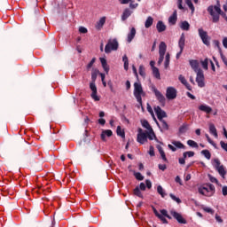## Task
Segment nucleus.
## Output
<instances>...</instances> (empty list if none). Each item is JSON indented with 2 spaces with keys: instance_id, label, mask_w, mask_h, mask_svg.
I'll list each match as a JSON object with an SVG mask.
<instances>
[{
  "instance_id": "nucleus-1",
  "label": "nucleus",
  "mask_w": 227,
  "mask_h": 227,
  "mask_svg": "<svg viewBox=\"0 0 227 227\" xmlns=\"http://www.w3.org/2000/svg\"><path fill=\"white\" fill-rule=\"evenodd\" d=\"M207 12L209 15H211L214 23H217V21L219 20V15L224 14V12H223V11L221 10V7L217 5H209L207 7Z\"/></svg>"
},
{
  "instance_id": "nucleus-2",
  "label": "nucleus",
  "mask_w": 227,
  "mask_h": 227,
  "mask_svg": "<svg viewBox=\"0 0 227 227\" xmlns=\"http://www.w3.org/2000/svg\"><path fill=\"white\" fill-rule=\"evenodd\" d=\"M153 211L154 215H156L158 217V219H160V221H161V223H163V224H168V222L167 219H172L171 215H169V214H168V210L167 209H161L160 210V214L159 211H157V208H155V207L151 206ZM167 217V219H166Z\"/></svg>"
},
{
  "instance_id": "nucleus-3",
  "label": "nucleus",
  "mask_w": 227,
  "mask_h": 227,
  "mask_svg": "<svg viewBox=\"0 0 227 227\" xmlns=\"http://www.w3.org/2000/svg\"><path fill=\"white\" fill-rule=\"evenodd\" d=\"M134 97L137 99V102L140 106H143V98L145 97V91L143 90V86L139 82H135L134 83Z\"/></svg>"
},
{
  "instance_id": "nucleus-4",
  "label": "nucleus",
  "mask_w": 227,
  "mask_h": 227,
  "mask_svg": "<svg viewBox=\"0 0 227 227\" xmlns=\"http://www.w3.org/2000/svg\"><path fill=\"white\" fill-rule=\"evenodd\" d=\"M215 191V186L214 184H209L206 186H202L199 188L200 194H202V196H207V198H210V196H213L214 192Z\"/></svg>"
},
{
  "instance_id": "nucleus-5",
  "label": "nucleus",
  "mask_w": 227,
  "mask_h": 227,
  "mask_svg": "<svg viewBox=\"0 0 227 227\" xmlns=\"http://www.w3.org/2000/svg\"><path fill=\"white\" fill-rule=\"evenodd\" d=\"M119 43L116 39H109L105 46L106 54H111L112 51H118Z\"/></svg>"
},
{
  "instance_id": "nucleus-6",
  "label": "nucleus",
  "mask_w": 227,
  "mask_h": 227,
  "mask_svg": "<svg viewBox=\"0 0 227 227\" xmlns=\"http://www.w3.org/2000/svg\"><path fill=\"white\" fill-rule=\"evenodd\" d=\"M150 90L154 93L157 100L161 104L162 106H166V97L162 94V92H160L159 90H157V87H155L154 84H151L149 86Z\"/></svg>"
},
{
  "instance_id": "nucleus-7",
  "label": "nucleus",
  "mask_w": 227,
  "mask_h": 227,
  "mask_svg": "<svg viewBox=\"0 0 227 227\" xmlns=\"http://www.w3.org/2000/svg\"><path fill=\"white\" fill-rule=\"evenodd\" d=\"M199 35L200 39L202 40V43L204 45H207V47H209L210 45V36H208V34L207 31L203 30V28H199Z\"/></svg>"
},
{
  "instance_id": "nucleus-8",
  "label": "nucleus",
  "mask_w": 227,
  "mask_h": 227,
  "mask_svg": "<svg viewBox=\"0 0 227 227\" xmlns=\"http://www.w3.org/2000/svg\"><path fill=\"white\" fill-rule=\"evenodd\" d=\"M137 143H140V145H145L148 141V132H143V129H138V134L137 137Z\"/></svg>"
},
{
  "instance_id": "nucleus-9",
  "label": "nucleus",
  "mask_w": 227,
  "mask_h": 227,
  "mask_svg": "<svg viewBox=\"0 0 227 227\" xmlns=\"http://www.w3.org/2000/svg\"><path fill=\"white\" fill-rule=\"evenodd\" d=\"M196 74V82L199 88H205V74L203 73V70H200Z\"/></svg>"
},
{
  "instance_id": "nucleus-10",
  "label": "nucleus",
  "mask_w": 227,
  "mask_h": 227,
  "mask_svg": "<svg viewBox=\"0 0 227 227\" xmlns=\"http://www.w3.org/2000/svg\"><path fill=\"white\" fill-rule=\"evenodd\" d=\"M178 47L180 49L179 52L176 53V59H179L182 56V52H184V49L185 47V35L182 34L180 39L178 41Z\"/></svg>"
},
{
  "instance_id": "nucleus-11",
  "label": "nucleus",
  "mask_w": 227,
  "mask_h": 227,
  "mask_svg": "<svg viewBox=\"0 0 227 227\" xmlns=\"http://www.w3.org/2000/svg\"><path fill=\"white\" fill-rule=\"evenodd\" d=\"M215 168L216 171H218L220 176L224 178V176H226V170L224 169V166L221 165V161L219 160V159H215Z\"/></svg>"
},
{
  "instance_id": "nucleus-12",
  "label": "nucleus",
  "mask_w": 227,
  "mask_h": 227,
  "mask_svg": "<svg viewBox=\"0 0 227 227\" xmlns=\"http://www.w3.org/2000/svg\"><path fill=\"white\" fill-rule=\"evenodd\" d=\"M166 98L168 100H175V98H176V89H175V87H168L166 90Z\"/></svg>"
},
{
  "instance_id": "nucleus-13",
  "label": "nucleus",
  "mask_w": 227,
  "mask_h": 227,
  "mask_svg": "<svg viewBox=\"0 0 227 227\" xmlns=\"http://www.w3.org/2000/svg\"><path fill=\"white\" fill-rule=\"evenodd\" d=\"M171 215L179 223V224H187V220L176 211H170Z\"/></svg>"
},
{
  "instance_id": "nucleus-14",
  "label": "nucleus",
  "mask_w": 227,
  "mask_h": 227,
  "mask_svg": "<svg viewBox=\"0 0 227 227\" xmlns=\"http://www.w3.org/2000/svg\"><path fill=\"white\" fill-rule=\"evenodd\" d=\"M154 113L156 114L159 121L164 120V118H168V114L162 108H160V106L154 107Z\"/></svg>"
},
{
  "instance_id": "nucleus-15",
  "label": "nucleus",
  "mask_w": 227,
  "mask_h": 227,
  "mask_svg": "<svg viewBox=\"0 0 227 227\" xmlns=\"http://www.w3.org/2000/svg\"><path fill=\"white\" fill-rule=\"evenodd\" d=\"M90 88L92 91V93L90 94L91 98H93V100H95V102H98L100 100V98H98V96L97 95V93H98L97 85L95 84L94 82H91L90 83Z\"/></svg>"
},
{
  "instance_id": "nucleus-16",
  "label": "nucleus",
  "mask_w": 227,
  "mask_h": 227,
  "mask_svg": "<svg viewBox=\"0 0 227 227\" xmlns=\"http://www.w3.org/2000/svg\"><path fill=\"white\" fill-rule=\"evenodd\" d=\"M190 67L196 73H198L200 70H203L202 68H200V61L196 59H191L189 60Z\"/></svg>"
},
{
  "instance_id": "nucleus-17",
  "label": "nucleus",
  "mask_w": 227,
  "mask_h": 227,
  "mask_svg": "<svg viewBox=\"0 0 227 227\" xmlns=\"http://www.w3.org/2000/svg\"><path fill=\"white\" fill-rule=\"evenodd\" d=\"M134 38H136V27H131L127 36L128 43H130L134 40Z\"/></svg>"
},
{
  "instance_id": "nucleus-18",
  "label": "nucleus",
  "mask_w": 227,
  "mask_h": 227,
  "mask_svg": "<svg viewBox=\"0 0 227 227\" xmlns=\"http://www.w3.org/2000/svg\"><path fill=\"white\" fill-rule=\"evenodd\" d=\"M178 79H179L180 82L183 83L184 86H185L186 90H189V91H191L192 90L191 88V84H189V82H187V80L185 79V76L180 74L178 76Z\"/></svg>"
},
{
  "instance_id": "nucleus-19",
  "label": "nucleus",
  "mask_w": 227,
  "mask_h": 227,
  "mask_svg": "<svg viewBox=\"0 0 227 227\" xmlns=\"http://www.w3.org/2000/svg\"><path fill=\"white\" fill-rule=\"evenodd\" d=\"M168 49V45H166V43L161 42L159 45V54L166 56V51Z\"/></svg>"
},
{
  "instance_id": "nucleus-20",
  "label": "nucleus",
  "mask_w": 227,
  "mask_h": 227,
  "mask_svg": "<svg viewBox=\"0 0 227 227\" xmlns=\"http://www.w3.org/2000/svg\"><path fill=\"white\" fill-rule=\"evenodd\" d=\"M160 126L159 125V123H157V125L160 127L161 132L166 131V130H169V125L168 124V122L164 119L160 121Z\"/></svg>"
},
{
  "instance_id": "nucleus-21",
  "label": "nucleus",
  "mask_w": 227,
  "mask_h": 227,
  "mask_svg": "<svg viewBox=\"0 0 227 227\" xmlns=\"http://www.w3.org/2000/svg\"><path fill=\"white\" fill-rule=\"evenodd\" d=\"M156 28L158 33H164V31L166 30V25L164 24V22H162V20H159L156 24Z\"/></svg>"
},
{
  "instance_id": "nucleus-22",
  "label": "nucleus",
  "mask_w": 227,
  "mask_h": 227,
  "mask_svg": "<svg viewBox=\"0 0 227 227\" xmlns=\"http://www.w3.org/2000/svg\"><path fill=\"white\" fill-rule=\"evenodd\" d=\"M132 15V11H130V9L126 8L121 15V20L125 21L127 20V19H129V17H130Z\"/></svg>"
},
{
  "instance_id": "nucleus-23",
  "label": "nucleus",
  "mask_w": 227,
  "mask_h": 227,
  "mask_svg": "<svg viewBox=\"0 0 227 227\" xmlns=\"http://www.w3.org/2000/svg\"><path fill=\"white\" fill-rule=\"evenodd\" d=\"M177 19H178L177 12L176 11H174L173 14L168 18L169 24H171L172 26H175V24H176Z\"/></svg>"
},
{
  "instance_id": "nucleus-24",
  "label": "nucleus",
  "mask_w": 227,
  "mask_h": 227,
  "mask_svg": "<svg viewBox=\"0 0 227 227\" xmlns=\"http://www.w3.org/2000/svg\"><path fill=\"white\" fill-rule=\"evenodd\" d=\"M200 111H202L203 113H207V114H210L212 113V107L207 106V105H200L199 106Z\"/></svg>"
},
{
  "instance_id": "nucleus-25",
  "label": "nucleus",
  "mask_w": 227,
  "mask_h": 227,
  "mask_svg": "<svg viewBox=\"0 0 227 227\" xmlns=\"http://www.w3.org/2000/svg\"><path fill=\"white\" fill-rule=\"evenodd\" d=\"M100 62L106 74H109V65H107V59L100 58Z\"/></svg>"
},
{
  "instance_id": "nucleus-26",
  "label": "nucleus",
  "mask_w": 227,
  "mask_h": 227,
  "mask_svg": "<svg viewBox=\"0 0 227 227\" xmlns=\"http://www.w3.org/2000/svg\"><path fill=\"white\" fill-rule=\"evenodd\" d=\"M104 24H106V17H102L96 24V29L100 31L102 27H104Z\"/></svg>"
},
{
  "instance_id": "nucleus-27",
  "label": "nucleus",
  "mask_w": 227,
  "mask_h": 227,
  "mask_svg": "<svg viewBox=\"0 0 227 227\" xmlns=\"http://www.w3.org/2000/svg\"><path fill=\"white\" fill-rule=\"evenodd\" d=\"M106 136H107V137H111V136H113V130L111 129H106L101 133V139L102 141H106Z\"/></svg>"
},
{
  "instance_id": "nucleus-28",
  "label": "nucleus",
  "mask_w": 227,
  "mask_h": 227,
  "mask_svg": "<svg viewBox=\"0 0 227 227\" xmlns=\"http://www.w3.org/2000/svg\"><path fill=\"white\" fill-rule=\"evenodd\" d=\"M153 26V18L152 16L147 17L145 22V27L148 29L149 27H152Z\"/></svg>"
},
{
  "instance_id": "nucleus-29",
  "label": "nucleus",
  "mask_w": 227,
  "mask_h": 227,
  "mask_svg": "<svg viewBox=\"0 0 227 227\" xmlns=\"http://www.w3.org/2000/svg\"><path fill=\"white\" fill-rule=\"evenodd\" d=\"M209 133L212 134L215 137H218L217 135V129H215V125L214 124H209Z\"/></svg>"
},
{
  "instance_id": "nucleus-30",
  "label": "nucleus",
  "mask_w": 227,
  "mask_h": 227,
  "mask_svg": "<svg viewBox=\"0 0 227 227\" xmlns=\"http://www.w3.org/2000/svg\"><path fill=\"white\" fill-rule=\"evenodd\" d=\"M180 27L183 29V31H189V29H191V25L188 21H183L180 25Z\"/></svg>"
},
{
  "instance_id": "nucleus-31",
  "label": "nucleus",
  "mask_w": 227,
  "mask_h": 227,
  "mask_svg": "<svg viewBox=\"0 0 227 227\" xmlns=\"http://www.w3.org/2000/svg\"><path fill=\"white\" fill-rule=\"evenodd\" d=\"M172 145L176 146V148L183 149L184 150L185 145L182 144L180 141H172Z\"/></svg>"
},
{
  "instance_id": "nucleus-32",
  "label": "nucleus",
  "mask_w": 227,
  "mask_h": 227,
  "mask_svg": "<svg viewBox=\"0 0 227 227\" xmlns=\"http://www.w3.org/2000/svg\"><path fill=\"white\" fill-rule=\"evenodd\" d=\"M201 155H204L205 158L207 159V160H210V159L212 158V154L210 153V151L208 150H202L201 151Z\"/></svg>"
},
{
  "instance_id": "nucleus-33",
  "label": "nucleus",
  "mask_w": 227,
  "mask_h": 227,
  "mask_svg": "<svg viewBox=\"0 0 227 227\" xmlns=\"http://www.w3.org/2000/svg\"><path fill=\"white\" fill-rule=\"evenodd\" d=\"M142 126L147 130H149V132H153V129H152V126H150V122H148V121L146 120L143 121Z\"/></svg>"
},
{
  "instance_id": "nucleus-34",
  "label": "nucleus",
  "mask_w": 227,
  "mask_h": 227,
  "mask_svg": "<svg viewBox=\"0 0 227 227\" xmlns=\"http://www.w3.org/2000/svg\"><path fill=\"white\" fill-rule=\"evenodd\" d=\"M157 192L158 194H160L161 198H166L167 193L164 192V188H162L160 185L157 187Z\"/></svg>"
},
{
  "instance_id": "nucleus-35",
  "label": "nucleus",
  "mask_w": 227,
  "mask_h": 227,
  "mask_svg": "<svg viewBox=\"0 0 227 227\" xmlns=\"http://www.w3.org/2000/svg\"><path fill=\"white\" fill-rule=\"evenodd\" d=\"M117 136H120V137H122V139H125V131L121 130V127L118 126L116 129Z\"/></svg>"
},
{
  "instance_id": "nucleus-36",
  "label": "nucleus",
  "mask_w": 227,
  "mask_h": 227,
  "mask_svg": "<svg viewBox=\"0 0 227 227\" xmlns=\"http://www.w3.org/2000/svg\"><path fill=\"white\" fill-rule=\"evenodd\" d=\"M133 194L135 196H137L138 198H143V193L141 192V190L139 189V186H137L134 190H133Z\"/></svg>"
},
{
  "instance_id": "nucleus-37",
  "label": "nucleus",
  "mask_w": 227,
  "mask_h": 227,
  "mask_svg": "<svg viewBox=\"0 0 227 227\" xmlns=\"http://www.w3.org/2000/svg\"><path fill=\"white\" fill-rule=\"evenodd\" d=\"M188 146H191L192 148H200V145H198V143L194 140H188L187 141Z\"/></svg>"
},
{
  "instance_id": "nucleus-38",
  "label": "nucleus",
  "mask_w": 227,
  "mask_h": 227,
  "mask_svg": "<svg viewBox=\"0 0 227 227\" xmlns=\"http://www.w3.org/2000/svg\"><path fill=\"white\" fill-rule=\"evenodd\" d=\"M122 61L124 63V70H129V58L127 57V55H124L122 57Z\"/></svg>"
},
{
  "instance_id": "nucleus-39",
  "label": "nucleus",
  "mask_w": 227,
  "mask_h": 227,
  "mask_svg": "<svg viewBox=\"0 0 227 227\" xmlns=\"http://www.w3.org/2000/svg\"><path fill=\"white\" fill-rule=\"evenodd\" d=\"M171 59V57L169 55V53H167L165 56V63H164V67L165 68H168L169 67V61Z\"/></svg>"
},
{
  "instance_id": "nucleus-40",
  "label": "nucleus",
  "mask_w": 227,
  "mask_h": 227,
  "mask_svg": "<svg viewBox=\"0 0 227 227\" xmlns=\"http://www.w3.org/2000/svg\"><path fill=\"white\" fill-rule=\"evenodd\" d=\"M153 74L156 79H160V73L159 72V68L153 67Z\"/></svg>"
},
{
  "instance_id": "nucleus-41",
  "label": "nucleus",
  "mask_w": 227,
  "mask_h": 227,
  "mask_svg": "<svg viewBox=\"0 0 227 227\" xmlns=\"http://www.w3.org/2000/svg\"><path fill=\"white\" fill-rule=\"evenodd\" d=\"M188 125L187 124H183L179 128V134H185L187 132Z\"/></svg>"
},
{
  "instance_id": "nucleus-42",
  "label": "nucleus",
  "mask_w": 227,
  "mask_h": 227,
  "mask_svg": "<svg viewBox=\"0 0 227 227\" xmlns=\"http://www.w3.org/2000/svg\"><path fill=\"white\" fill-rule=\"evenodd\" d=\"M138 74H139V75H141V77H145L146 76V73L145 72V67L144 66H139Z\"/></svg>"
},
{
  "instance_id": "nucleus-43",
  "label": "nucleus",
  "mask_w": 227,
  "mask_h": 227,
  "mask_svg": "<svg viewBox=\"0 0 227 227\" xmlns=\"http://www.w3.org/2000/svg\"><path fill=\"white\" fill-rule=\"evenodd\" d=\"M147 137L148 139H150V141H153V137L157 139V137L155 136V132H153V131H149V133L147 132Z\"/></svg>"
},
{
  "instance_id": "nucleus-44",
  "label": "nucleus",
  "mask_w": 227,
  "mask_h": 227,
  "mask_svg": "<svg viewBox=\"0 0 227 227\" xmlns=\"http://www.w3.org/2000/svg\"><path fill=\"white\" fill-rule=\"evenodd\" d=\"M169 197L171 198V200H173V201H176V203H178V204L182 203V200H180V198L175 196V194L170 193Z\"/></svg>"
},
{
  "instance_id": "nucleus-45",
  "label": "nucleus",
  "mask_w": 227,
  "mask_h": 227,
  "mask_svg": "<svg viewBox=\"0 0 227 227\" xmlns=\"http://www.w3.org/2000/svg\"><path fill=\"white\" fill-rule=\"evenodd\" d=\"M97 75H98V70L95 69L92 73H91V82H95V81H97Z\"/></svg>"
},
{
  "instance_id": "nucleus-46",
  "label": "nucleus",
  "mask_w": 227,
  "mask_h": 227,
  "mask_svg": "<svg viewBox=\"0 0 227 227\" xmlns=\"http://www.w3.org/2000/svg\"><path fill=\"white\" fill-rule=\"evenodd\" d=\"M134 176L136 177L137 180H139L140 182L145 180V176H143V175H141L140 172H135Z\"/></svg>"
},
{
  "instance_id": "nucleus-47",
  "label": "nucleus",
  "mask_w": 227,
  "mask_h": 227,
  "mask_svg": "<svg viewBox=\"0 0 227 227\" xmlns=\"http://www.w3.org/2000/svg\"><path fill=\"white\" fill-rule=\"evenodd\" d=\"M148 153L150 157H155V148L153 147V145H150Z\"/></svg>"
},
{
  "instance_id": "nucleus-48",
  "label": "nucleus",
  "mask_w": 227,
  "mask_h": 227,
  "mask_svg": "<svg viewBox=\"0 0 227 227\" xmlns=\"http://www.w3.org/2000/svg\"><path fill=\"white\" fill-rule=\"evenodd\" d=\"M201 65L204 70H208V59H205L203 61H201Z\"/></svg>"
},
{
  "instance_id": "nucleus-49",
  "label": "nucleus",
  "mask_w": 227,
  "mask_h": 227,
  "mask_svg": "<svg viewBox=\"0 0 227 227\" xmlns=\"http://www.w3.org/2000/svg\"><path fill=\"white\" fill-rule=\"evenodd\" d=\"M95 61H97V59L96 58H93L90 62L87 65V70H90L93 65H95Z\"/></svg>"
},
{
  "instance_id": "nucleus-50",
  "label": "nucleus",
  "mask_w": 227,
  "mask_h": 227,
  "mask_svg": "<svg viewBox=\"0 0 227 227\" xmlns=\"http://www.w3.org/2000/svg\"><path fill=\"white\" fill-rule=\"evenodd\" d=\"M186 4H187V6H189V8H190V10H192V12H194V4H192V0H186Z\"/></svg>"
},
{
  "instance_id": "nucleus-51",
  "label": "nucleus",
  "mask_w": 227,
  "mask_h": 227,
  "mask_svg": "<svg viewBox=\"0 0 227 227\" xmlns=\"http://www.w3.org/2000/svg\"><path fill=\"white\" fill-rule=\"evenodd\" d=\"M215 47H216L218 49V51L221 52L222 49H221V43H219L218 40H215L213 42Z\"/></svg>"
},
{
  "instance_id": "nucleus-52",
  "label": "nucleus",
  "mask_w": 227,
  "mask_h": 227,
  "mask_svg": "<svg viewBox=\"0 0 227 227\" xmlns=\"http://www.w3.org/2000/svg\"><path fill=\"white\" fill-rule=\"evenodd\" d=\"M205 137H206V138L207 140V143H209V145H212V146H215V143L213 142L212 138H210L208 134H206Z\"/></svg>"
},
{
  "instance_id": "nucleus-53",
  "label": "nucleus",
  "mask_w": 227,
  "mask_h": 227,
  "mask_svg": "<svg viewBox=\"0 0 227 227\" xmlns=\"http://www.w3.org/2000/svg\"><path fill=\"white\" fill-rule=\"evenodd\" d=\"M156 148H157V150H158V152H159V153H160V156L166 154V153H164V149H162V146H160V145H156Z\"/></svg>"
},
{
  "instance_id": "nucleus-54",
  "label": "nucleus",
  "mask_w": 227,
  "mask_h": 227,
  "mask_svg": "<svg viewBox=\"0 0 227 227\" xmlns=\"http://www.w3.org/2000/svg\"><path fill=\"white\" fill-rule=\"evenodd\" d=\"M107 85H108V87H109V89H110V91H111L112 93H116V91L114 90V85H113V82L109 81V82H107Z\"/></svg>"
},
{
  "instance_id": "nucleus-55",
  "label": "nucleus",
  "mask_w": 227,
  "mask_h": 227,
  "mask_svg": "<svg viewBox=\"0 0 227 227\" xmlns=\"http://www.w3.org/2000/svg\"><path fill=\"white\" fill-rule=\"evenodd\" d=\"M137 6H139V4H134V1L131 0V2L129 4V8H131V10H136V8H137Z\"/></svg>"
},
{
  "instance_id": "nucleus-56",
  "label": "nucleus",
  "mask_w": 227,
  "mask_h": 227,
  "mask_svg": "<svg viewBox=\"0 0 227 227\" xmlns=\"http://www.w3.org/2000/svg\"><path fill=\"white\" fill-rule=\"evenodd\" d=\"M204 212H207V214H214V209L205 207H203Z\"/></svg>"
},
{
  "instance_id": "nucleus-57",
  "label": "nucleus",
  "mask_w": 227,
  "mask_h": 227,
  "mask_svg": "<svg viewBox=\"0 0 227 227\" xmlns=\"http://www.w3.org/2000/svg\"><path fill=\"white\" fill-rule=\"evenodd\" d=\"M159 169H160L161 171H166V169H168V167L166 166V164H159L158 165Z\"/></svg>"
},
{
  "instance_id": "nucleus-58",
  "label": "nucleus",
  "mask_w": 227,
  "mask_h": 227,
  "mask_svg": "<svg viewBox=\"0 0 227 227\" xmlns=\"http://www.w3.org/2000/svg\"><path fill=\"white\" fill-rule=\"evenodd\" d=\"M209 180H210V182H212V184H219V181L217 180V178H215L212 176H209Z\"/></svg>"
},
{
  "instance_id": "nucleus-59",
  "label": "nucleus",
  "mask_w": 227,
  "mask_h": 227,
  "mask_svg": "<svg viewBox=\"0 0 227 227\" xmlns=\"http://www.w3.org/2000/svg\"><path fill=\"white\" fill-rule=\"evenodd\" d=\"M79 31H80V33H82L84 35V34L88 33V28H86L84 27H80Z\"/></svg>"
},
{
  "instance_id": "nucleus-60",
  "label": "nucleus",
  "mask_w": 227,
  "mask_h": 227,
  "mask_svg": "<svg viewBox=\"0 0 227 227\" xmlns=\"http://www.w3.org/2000/svg\"><path fill=\"white\" fill-rule=\"evenodd\" d=\"M145 185L147 187V189H152V181L150 180H145Z\"/></svg>"
},
{
  "instance_id": "nucleus-61",
  "label": "nucleus",
  "mask_w": 227,
  "mask_h": 227,
  "mask_svg": "<svg viewBox=\"0 0 227 227\" xmlns=\"http://www.w3.org/2000/svg\"><path fill=\"white\" fill-rule=\"evenodd\" d=\"M162 61H164V55H160L158 65H162Z\"/></svg>"
},
{
  "instance_id": "nucleus-62",
  "label": "nucleus",
  "mask_w": 227,
  "mask_h": 227,
  "mask_svg": "<svg viewBox=\"0 0 227 227\" xmlns=\"http://www.w3.org/2000/svg\"><path fill=\"white\" fill-rule=\"evenodd\" d=\"M223 196H227V186L222 188Z\"/></svg>"
},
{
  "instance_id": "nucleus-63",
  "label": "nucleus",
  "mask_w": 227,
  "mask_h": 227,
  "mask_svg": "<svg viewBox=\"0 0 227 227\" xmlns=\"http://www.w3.org/2000/svg\"><path fill=\"white\" fill-rule=\"evenodd\" d=\"M54 224H56V222L53 220H51V222H50L48 224H46V227H54Z\"/></svg>"
},
{
  "instance_id": "nucleus-64",
  "label": "nucleus",
  "mask_w": 227,
  "mask_h": 227,
  "mask_svg": "<svg viewBox=\"0 0 227 227\" xmlns=\"http://www.w3.org/2000/svg\"><path fill=\"white\" fill-rule=\"evenodd\" d=\"M223 47H224L225 49H227V37H224V38L223 39Z\"/></svg>"
}]
</instances>
